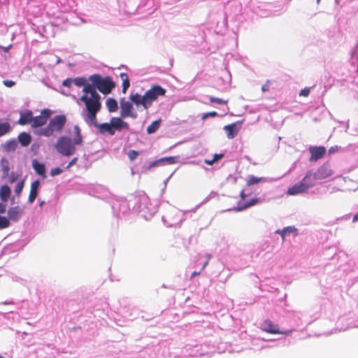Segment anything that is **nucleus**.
I'll return each mask as SVG.
<instances>
[{
    "mask_svg": "<svg viewBox=\"0 0 358 358\" xmlns=\"http://www.w3.org/2000/svg\"><path fill=\"white\" fill-rule=\"evenodd\" d=\"M134 107L131 102L126 101L124 98L120 100V115L122 117H130L133 119L137 117V113L133 110Z\"/></svg>",
    "mask_w": 358,
    "mask_h": 358,
    "instance_id": "0eeeda50",
    "label": "nucleus"
},
{
    "mask_svg": "<svg viewBox=\"0 0 358 358\" xmlns=\"http://www.w3.org/2000/svg\"><path fill=\"white\" fill-rule=\"evenodd\" d=\"M224 157V155L223 154H215L213 155V160L216 162H217L218 160L221 159L222 158H223Z\"/></svg>",
    "mask_w": 358,
    "mask_h": 358,
    "instance_id": "a18cd8bd",
    "label": "nucleus"
},
{
    "mask_svg": "<svg viewBox=\"0 0 358 358\" xmlns=\"http://www.w3.org/2000/svg\"><path fill=\"white\" fill-rule=\"evenodd\" d=\"M315 180H317L316 175L311 171H308L300 182L307 187L308 190L314 185Z\"/></svg>",
    "mask_w": 358,
    "mask_h": 358,
    "instance_id": "2eb2a0df",
    "label": "nucleus"
},
{
    "mask_svg": "<svg viewBox=\"0 0 358 358\" xmlns=\"http://www.w3.org/2000/svg\"><path fill=\"white\" fill-rule=\"evenodd\" d=\"M162 163H163V159H162V158H161V159H158V160H155V161H154V162H151V163L149 164V166L147 167V169H147V170H149V169H150L151 168L155 167V166H157L159 165V164H162Z\"/></svg>",
    "mask_w": 358,
    "mask_h": 358,
    "instance_id": "c9c22d12",
    "label": "nucleus"
},
{
    "mask_svg": "<svg viewBox=\"0 0 358 358\" xmlns=\"http://www.w3.org/2000/svg\"><path fill=\"white\" fill-rule=\"evenodd\" d=\"M6 164L2 165V171H3L4 176H8V171H9V167L8 165V162H6Z\"/></svg>",
    "mask_w": 358,
    "mask_h": 358,
    "instance_id": "37998d69",
    "label": "nucleus"
},
{
    "mask_svg": "<svg viewBox=\"0 0 358 358\" xmlns=\"http://www.w3.org/2000/svg\"><path fill=\"white\" fill-rule=\"evenodd\" d=\"M120 77L121 78L122 80V92L124 94L126 93L127 90L130 86V82L129 79V76L126 73H121L120 74Z\"/></svg>",
    "mask_w": 358,
    "mask_h": 358,
    "instance_id": "b1692460",
    "label": "nucleus"
},
{
    "mask_svg": "<svg viewBox=\"0 0 358 358\" xmlns=\"http://www.w3.org/2000/svg\"><path fill=\"white\" fill-rule=\"evenodd\" d=\"M217 115V112L215 111H212V112H209V113H204L202 115V119L203 120H206L208 117H216Z\"/></svg>",
    "mask_w": 358,
    "mask_h": 358,
    "instance_id": "e433bc0d",
    "label": "nucleus"
},
{
    "mask_svg": "<svg viewBox=\"0 0 358 358\" xmlns=\"http://www.w3.org/2000/svg\"><path fill=\"white\" fill-rule=\"evenodd\" d=\"M310 88L305 87L304 89L301 90L299 92V95L302 96H308L310 94Z\"/></svg>",
    "mask_w": 358,
    "mask_h": 358,
    "instance_id": "58836bf2",
    "label": "nucleus"
},
{
    "mask_svg": "<svg viewBox=\"0 0 358 358\" xmlns=\"http://www.w3.org/2000/svg\"><path fill=\"white\" fill-rule=\"evenodd\" d=\"M110 123L113 129L120 131L122 129H129V125L127 122L123 121L121 117H112Z\"/></svg>",
    "mask_w": 358,
    "mask_h": 358,
    "instance_id": "f8f14e48",
    "label": "nucleus"
},
{
    "mask_svg": "<svg viewBox=\"0 0 358 358\" xmlns=\"http://www.w3.org/2000/svg\"><path fill=\"white\" fill-rule=\"evenodd\" d=\"M40 185L39 180H36L31 182V189L28 198V201L30 203H32L37 197L38 195V189Z\"/></svg>",
    "mask_w": 358,
    "mask_h": 358,
    "instance_id": "a211bd4d",
    "label": "nucleus"
},
{
    "mask_svg": "<svg viewBox=\"0 0 358 358\" xmlns=\"http://www.w3.org/2000/svg\"><path fill=\"white\" fill-rule=\"evenodd\" d=\"M6 206L3 203H0V213H3L6 212Z\"/></svg>",
    "mask_w": 358,
    "mask_h": 358,
    "instance_id": "de8ad7c7",
    "label": "nucleus"
},
{
    "mask_svg": "<svg viewBox=\"0 0 358 358\" xmlns=\"http://www.w3.org/2000/svg\"><path fill=\"white\" fill-rule=\"evenodd\" d=\"M79 100L84 103L83 115L86 122L95 124L97 113L101 110V96L96 90L87 85L83 89V94Z\"/></svg>",
    "mask_w": 358,
    "mask_h": 358,
    "instance_id": "f257e3e1",
    "label": "nucleus"
},
{
    "mask_svg": "<svg viewBox=\"0 0 358 358\" xmlns=\"http://www.w3.org/2000/svg\"><path fill=\"white\" fill-rule=\"evenodd\" d=\"M22 215V210L20 206L11 207L8 210V220L12 221H17Z\"/></svg>",
    "mask_w": 358,
    "mask_h": 358,
    "instance_id": "4468645a",
    "label": "nucleus"
},
{
    "mask_svg": "<svg viewBox=\"0 0 358 358\" xmlns=\"http://www.w3.org/2000/svg\"><path fill=\"white\" fill-rule=\"evenodd\" d=\"M337 149H338L337 146L331 147L329 149V154L334 153V152H336L337 150Z\"/></svg>",
    "mask_w": 358,
    "mask_h": 358,
    "instance_id": "8fccbe9b",
    "label": "nucleus"
},
{
    "mask_svg": "<svg viewBox=\"0 0 358 358\" xmlns=\"http://www.w3.org/2000/svg\"><path fill=\"white\" fill-rule=\"evenodd\" d=\"M18 141L22 146L27 147L31 142V136L29 133L22 132L18 135Z\"/></svg>",
    "mask_w": 358,
    "mask_h": 358,
    "instance_id": "6ab92c4d",
    "label": "nucleus"
},
{
    "mask_svg": "<svg viewBox=\"0 0 358 358\" xmlns=\"http://www.w3.org/2000/svg\"><path fill=\"white\" fill-rule=\"evenodd\" d=\"M161 120L153 121L148 127L147 133L149 134H154L160 127Z\"/></svg>",
    "mask_w": 358,
    "mask_h": 358,
    "instance_id": "a878e982",
    "label": "nucleus"
},
{
    "mask_svg": "<svg viewBox=\"0 0 358 358\" xmlns=\"http://www.w3.org/2000/svg\"><path fill=\"white\" fill-rule=\"evenodd\" d=\"M317 3H319L320 0H317Z\"/></svg>",
    "mask_w": 358,
    "mask_h": 358,
    "instance_id": "4d7b16f0",
    "label": "nucleus"
},
{
    "mask_svg": "<svg viewBox=\"0 0 358 358\" xmlns=\"http://www.w3.org/2000/svg\"><path fill=\"white\" fill-rule=\"evenodd\" d=\"M34 120L33 113L31 110H27L24 113L20 114L18 123L21 125L30 124L31 125Z\"/></svg>",
    "mask_w": 358,
    "mask_h": 358,
    "instance_id": "f3484780",
    "label": "nucleus"
},
{
    "mask_svg": "<svg viewBox=\"0 0 358 358\" xmlns=\"http://www.w3.org/2000/svg\"><path fill=\"white\" fill-rule=\"evenodd\" d=\"M62 173V170L60 168H54L51 170L50 174L52 176L59 175Z\"/></svg>",
    "mask_w": 358,
    "mask_h": 358,
    "instance_id": "ea45409f",
    "label": "nucleus"
},
{
    "mask_svg": "<svg viewBox=\"0 0 358 358\" xmlns=\"http://www.w3.org/2000/svg\"><path fill=\"white\" fill-rule=\"evenodd\" d=\"M358 221V213H356L354 216H353V218H352V222H357Z\"/></svg>",
    "mask_w": 358,
    "mask_h": 358,
    "instance_id": "3c124183",
    "label": "nucleus"
},
{
    "mask_svg": "<svg viewBox=\"0 0 358 358\" xmlns=\"http://www.w3.org/2000/svg\"><path fill=\"white\" fill-rule=\"evenodd\" d=\"M24 180H21L19 182L17 183L15 187V192L17 195H20L24 187Z\"/></svg>",
    "mask_w": 358,
    "mask_h": 358,
    "instance_id": "473e14b6",
    "label": "nucleus"
},
{
    "mask_svg": "<svg viewBox=\"0 0 358 358\" xmlns=\"http://www.w3.org/2000/svg\"><path fill=\"white\" fill-rule=\"evenodd\" d=\"M94 125L98 128L99 132L101 134L108 133V134L113 136L115 133V131L113 129L111 123H103L98 124L96 121L95 124Z\"/></svg>",
    "mask_w": 358,
    "mask_h": 358,
    "instance_id": "dca6fc26",
    "label": "nucleus"
},
{
    "mask_svg": "<svg viewBox=\"0 0 358 358\" xmlns=\"http://www.w3.org/2000/svg\"><path fill=\"white\" fill-rule=\"evenodd\" d=\"M33 168L40 176H45V167L43 164L39 163L36 159L32 162Z\"/></svg>",
    "mask_w": 358,
    "mask_h": 358,
    "instance_id": "412c9836",
    "label": "nucleus"
},
{
    "mask_svg": "<svg viewBox=\"0 0 358 358\" xmlns=\"http://www.w3.org/2000/svg\"><path fill=\"white\" fill-rule=\"evenodd\" d=\"M139 155V152L134 150H129L127 153V156L130 161L135 160L138 156Z\"/></svg>",
    "mask_w": 358,
    "mask_h": 358,
    "instance_id": "72a5a7b5",
    "label": "nucleus"
},
{
    "mask_svg": "<svg viewBox=\"0 0 358 358\" xmlns=\"http://www.w3.org/2000/svg\"><path fill=\"white\" fill-rule=\"evenodd\" d=\"M88 80L85 78L78 77L73 79V83L78 87H83V89H85L87 85H90V83H88Z\"/></svg>",
    "mask_w": 358,
    "mask_h": 358,
    "instance_id": "393cba45",
    "label": "nucleus"
},
{
    "mask_svg": "<svg viewBox=\"0 0 358 358\" xmlns=\"http://www.w3.org/2000/svg\"><path fill=\"white\" fill-rule=\"evenodd\" d=\"M20 177V174L16 173V172H12L9 177H8V181L10 183H13L15 182L16 180H17V179L19 178Z\"/></svg>",
    "mask_w": 358,
    "mask_h": 358,
    "instance_id": "f704fd0d",
    "label": "nucleus"
},
{
    "mask_svg": "<svg viewBox=\"0 0 358 358\" xmlns=\"http://www.w3.org/2000/svg\"><path fill=\"white\" fill-rule=\"evenodd\" d=\"M10 225L9 220L3 216H0V229H6Z\"/></svg>",
    "mask_w": 358,
    "mask_h": 358,
    "instance_id": "c756f323",
    "label": "nucleus"
},
{
    "mask_svg": "<svg viewBox=\"0 0 358 358\" xmlns=\"http://www.w3.org/2000/svg\"><path fill=\"white\" fill-rule=\"evenodd\" d=\"M215 162L213 160V159L205 160V163L208 165H213Z\"/></svg>",
    "mask_w": 358,
    "mask_h": 358,
    "instance_id": "09e8293b",
    "label": "nucleus"
},
{
    "mask_svg": "<svg viewBox=\"0 0 358 358\" xmlns=\"http://www.w3.org/2000/svg\"><path fill=\"white\" fill-rule=\"evenodd\" d=\"M66 117L64 115H57L51 118L45 127H43L36 132L38 136L50 137L55 133L61 132L66 123Z\"/></svg>",
    "mask_w": 358,
    "mask_h": 358,
    "instance_id": "20e7f679",
    "label": "nucleus"
},
{
    "mask_svg": "<svg viewBox=\"0 0 358 358\" xmlns=\"http://www.w3.org/2000/svg\"><path fill=\"white\" fill-rule=\"evenodd\" d=\"M210 255H208V259L205 262V263L203 265L202 269H203L208 264V259H210Z\"/></svg>",
    "mask_w": 358,
    "mask_h": 358,
    "instance_id": "603ef678",
    "label": "nucleus"
},
{
    "mask_svg": "<svg viewBox=\"0 0 358 358\" xmlns=\"http://www.w3.org/2000/svg\"><path fill=\"white\" fill-rule=\"evenodd\" d=\"M315 174L317 179L321 180L331 176L333 174V171L328 165L324 164L317 169V173Z\"/></svg>",
    "mask_w": 358,
    "mask_h": 358,
    "instance_id": "9b49d317",
    "label": "nucleus"
},
{
    "mask_svg": "<svg viewBox=\"0 0 358 358\" xmlns=\"http://www.w3.org/2000/svg\"><path fill=\"white\" fill-rule=\"evenodd\" d=\"M166 92V90L164 88L158 85H155L143 96L138 93L130 94L129 99L136 106H142L145 110H147L159 96H164Z\"/></svg>",
    "mask_w": 358,
    "mask_h": 358,
    "instance_id": "7ed1b4c3",
    "label": "nucleus"
},
{
    "mask_svg": "<svg viewBox=\"0 0 358 358\" xmlns=\"http://www.w3.org/2000/svg\"><path fill=\"white\" fill-rule=\"evenodd\" d=\"M200 274V272H196V271H194L192 273V275H191V278H194V276L196 275H199Z\"/></svg>",
    "mask_w": 358,
    "mask_h": 358,
    "instance_id": "864d4df0",
    "label": "nucleus"
},
{
    "mask_svg": "<svg viewBox=\"0 0 358 358\" xmlns=\"http://www.w3.org/2000/svg\"><path fill=\"white\" fill-rule=\"evenodd\" d=\"M10 129L8 122L0 123V137L7 134Z\"/></svg>",
    "mask_w": 358,
    "mask_h": 358,
    "instance_id": "c85d7f7f",
    "label": "nucleus"
},
{
    "mask_svg": "<svg viewBox=\"0 0 358 358\" xmlns=\"http://www.w3.org/2000/svg\"><path fill=\"white\" fill-rule=\"evenodd\" d=\"M106 105L108 111L110 113L115 112L118 108L117 101L113 98L108 99Z\"/></svg>",
    "mask_w": 358,
    "mask_h": 358,
    "instance_id": "5701e85b",
    "label": "nucleus"
},
{
    "mask_svg": "<svg viewBox=\"0 0 358 358\" xmlns=\"http://www.w3.org/2000/svg\"><path fill=\"white\" fill-rule=\"evenodd\" d=\"M262 329L269 334H285V332L280 331L278 324H274L271 321L267 320L262 324Z\"/></svg>",
    "mask_w": 358,
    "mask_h": 358,
    "instance_id": "9d476101",
    "label": "nucleus"
},
{
    "mask_svg": "<svg viewBox=\"0 0 358 358\" xmlns=\"http://www.w3.org/2000/svg\"><path fill=\"white\" fill-rule=\"evenodd\" d=\"M307 191V187H306L301 182H299L290 187L287 192V194L289 195H296L299 194L303 193Z\"/></svg>",
    "mask_w": 358,
    "mask_h": 358,
    "instance_id": "ddd939ff",
    "label": "nucleus"
},
{
    "mask_svg": "<svg viewBox=\"0 0 358 358\" xmlns=\"http://www.w3.org/2000/svg\"><path fill=\"white\" fill-rule=\"evenodd\" d=\"M308 150L310 153V162H316L323 158L327 152L324 146H310Z\"/></svg>",
    "mask_w": 358,
    "mask_h": 358,
    "instance_id": "1a4fd4ad",
    "label": "nucleus"
},
{
    "mask_svg": "<svg viewBox=\"0 0 358 358\" xmlns=\"http://www.w3.org/2000/svg\"><path fill=\"white\" fill-rule=\"evenodd\" d=\"M15 82L13 80H4L3 85L8 87H11L15 85Z\"/></svg>",
    "mask_w": 358,
    "mask_h": 358,
    "instance_id": "c03bdc74",
    "label": "nucleus"
},
{
    "mask_svg": "<svg viewBox=\"0 0 358 358\" xmlns=\"http://www.w3.org/2000/svg\"><path fill=\"white\" fill-rule=\"evenodd\" d=\"M258 199H251L249 202L248 203H245L243 206L241 207H239L238 210H243V209H245L248 207H250L253 205H255L256 203H258Z\"/></svg>",
    "mask_w": 358,
    "mask_h": 358,
    "instance_id": "7c9ffc66",
    "label": "nucleus"
},
{
    "mask_svg": "<svg viewBox=\"0 0 358 358\" xmlns=\"http://www.w3.org/2000/svg\"><path fill=\"white\" fill-rule=\"evenodd\" d=\"M264 181L263 178H258L254 176H250L247 180V185L251 186L256 184H258L260 182Z\"/></svg>",
    "mask_w": 358,
    "mask_h": 358,
    "instance_id": "cd10ccee",
    "label": "nucleus"
},
{
    "mask_svg": "<svg viewBox=\"0 0 358 358\" xmlns=\"http://www.w3.org/2000/svg\"><path fill=\"white\" fill-rule=\"evenodd\" d=\"M243 120H239L230 124L225 125L224 130L226 131L227 137L229 139H233L238 134Z\"/></svg>",
    "mask_w": 358,
    "mask_h": 358,
    "instance_id": "6e6552de",
    "label": "nucleus"
},
{
    "mask_svg": "<svg viewBox=\"0 0 358 358\" xmlns=\"http://www.w3.org/2000/svg\"><path fill=\"white\" fill-rule=\"evenodd\" d=\"M78 161V158L77 157H74L73 158L71 162L69 163L68 166H66V169H69L70 168L71 166H73L74 164H76Z\"/></svg>",
    "mask_w": 358,
    "mask_h": 358,
    "instance_id": "49530a36",
    "label": "nucleus"
},
{
    "mask_svg": "<svg viewBox=\"0 0 358 358\" xmlns=\"http://www.w3.org/2000/svg\"><path fill=\"white\" fill-rule=\"evenodd\" d=\"M357 72H358V68H357Z\"/></svg>",
    "mask_w": 358,
    "mask_h": 358,
    "instance_id": "13d9d810",
    "label": "nucleus"
},
{
    "mask_svg": "<svg viewBox=\"0 0 358 358\" xmlns=\"http://www.w3.org/2000/svg\"><path fill=\"white\" fill-rule=\"evenodd\" d=\"M17 147V142L15 139H10L3 145V150L7 152H14Z\"/></svg>",
    "mask_w": 358,
    "mask_h": 358,
    "instance_id": "4be33fe9",
    "label": "nucleus"
},
{
    "mask_svg": "<svg viewBox=\"0 0 358 358\" xmlns=\"http://www.w3.org/2000/svg\"><path fill=\"white\" fill-rule=\"evenodd\" d=\"M52 114V111L51 110L48 108L43 109L39 115L34 117L31 128H38L45 125Z\"/></svg>",
    "mask_w": 358,
    "mask_h": 358,
    "instance_id": "423d86ee",
    "label": "nucleus"
},
{
    "mask_svg": "<svg viewBox=\"0 0 358 358\" xmlns=\"http://www.w3.org/2000/svg\"><path fill=\"white\" fill-rule=\"evenodd\" d=\"M296 231V229L294 227H287L284 228L282 230L276 231V233L281 235L282 240H285V236L287 234L292 233Z\"/></svg>",
    "mask_w": 358,
    "mask_h": 358,
    "instance_id": "bb28decb",
    "label": "nucleus"
},
{
    "mask_svg": "<svg viewBox=\"0 0 358 358\" xmlns=\"http://www.w3.org/2000/svg\"><path fill=\"white\" fill-rule=\"evenodd\" d=\"M90 82V87L93 90H98L104 94H109L115 87V83L110 77L102 78L99 74H93L88 78Z\"/></svg>",
    "mask_w": 358,
    "mask_h": 358,
    "instance_id": "39448f33",
    "label": "nucleus"
},
{
    "mask_svg": "<svg viewBox=\"0 0 358 358\" xmlns=\"http://www.w3.org/2000/svg\"><path fill=\"white\" fill-rule=\"evenodd\" d=\"M72 83H73V79L72 78H67L66 80H64L63 82H62V85L65 87H67L69 88H70L72 85Z\"/></svg>",
    "mask_w": 358,
    "mask_h": 358,
    "instance_id": "a19ab883",
    "label": "nucleus"
},
{
    "mask_svg": "<svg viewBox=\"0 0 358 358\" xmlns=\"http://www.w3.org/2000/svg\"><path fill=\"white\" fill-rule=\"evenodd\" d=\"M209 100L210 103H216L217 104H227L228 103L227 100H224L220 98H216L213 96H210Z\"/></svg>",
    "mask_w": 358,
    "mask_h": 358,
    "instance_id": "2f4dec72",
    "label": "nucleus"
},
{
    "mask_svg": "<svg viewBox=\"0 0 358 358\" xmlns=\"http://www.w3.org/2000/svg\"><path fill=\"white\" fill-rule=\"evenodd\" d=\"M163 159V162H166L169 164H174L176 162V158L173 157H167L162 158Z\"/></svg>",
    "mask_w": 358,
    "mask_h": 358,
    "instance_id": "79ce46f5",
    "label": "nucleus"
},
{
    "mask_svg": "<svg viewBox=\"0 0 358 358\" xmlns=\"http://www.w3.org/2000/svg\"><path fill=\"white\" fill-rule=\"evenodd\" d=\"M0 358H5V357H2V356L0 355Z\"/></svg>",
    "mask_w": 358,
    "mask_h": 358,
    "instance_id": "6e6d98bb",
    "label": "nucleus"
},
{
    "mask_svg": "<svg viewBox=\"0 0 358 358\" xmlns=\"http://www.w3.org/2000/svg\"><path fill=\"white\" fill-rule=\"evenodd\" d=\"M271 86V81L266 80V82L262 86V92H266L269 90Z\"/></svg>",
    "mask_w": 358,
    "mask_h": 358,
    "instance_id": "4c0bfd02",
    "label": "nucleus"
},
{
    "mask_svg": "<svg viewBox=\"0 0 358 358\" xmlns=\"http://www.w3.org/2000/svg\"><path fill=\"white\" fill-rule=\"evenodd\" d=\"M241 195L242 198H244L245 195H244V193H243V192H241Z\"/></svg>",
    "mask_w": 358,
    "mask_h": 358,
    "instance_id": "5fc2aeb1",
    "label": "nucleus"
},
{
    "mask_svg": "<svg viewBox=\"0 0 358 358\" xmlns=\"http://www.w3.org/2000/svg\"><path fill=\"white\" fill-rule=\"evenodd\" d=\"M11 194L10 188L7 185L0 187V198L3 202H6Z\"/></svg>",
    "mask_w": 358,
    "mask_h": 358,
    "instance_id": "aec40b11",
    "label": "nucleus"
},
{
    "mask_svg": "<svg viewBox=\"0 0 358 358\" xmlns=\"http://www.w3.org/2000/svg\"><path fill=\"white\" fill-rule=\"evenodd\" d=\"M73 131L75 137L73 141L69 137L60 136L55 145L57 151L63 156L69 157L73 155L76 151L75 146L80 145L83 143V137L80 127L78 125H75Z\"/></svg>",
    "mask_w": 358,
    "mask_h": 358,
    "instance_id": "f03ea898",
    "label": "nucleus"
}]
</instances>
